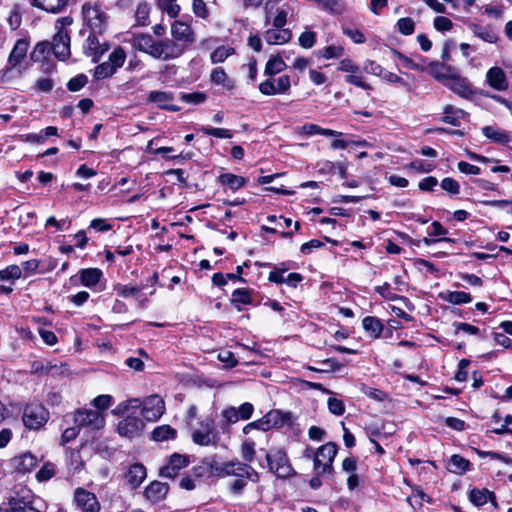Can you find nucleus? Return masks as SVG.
Returning <instances> with one entry per match:
<instances>
[{
	"label": "nucleus",
	"mask_w": 512,
	"mask_h": 512,
	"mask_svg": "<svg viewBox=\"0 0 512 512\" xmlns=\"http://www.w3.org/2000/svg\"><path fill=\"white\" fill-rule=\"evenodd\" d=\"M218 474L221 478H234L228 486L229 492L235 496L243 494L249 481L257 483L260 479L259 473L248 463L239 460L227 461L222 463Z\"/></svg>",
	"instance_id": "obj_1"
},
{
	"label": "nucleus",
	"mask_w": 512,
	"mask_h": 512,
	"mask_svg": "<svg viewBox=\"0 0 512 512\" xmlns=\"http://www.w3.org/2000/svg\"><path fill=\"white\" fill-rule=\"evenodd\" d=\"M192 441L199 446L217 447L221 436L216 428L215 420L211 416L197 420L195 423L188 422Z\"/></svg>",
	"instance_id": "obj_2"
},
{
	"label": "nucleus",
	"mask_w": 512,
	"mask_h": 512,
	"mask_svg": "<svg viewBox=\"0 0 512 512\" xmlns=\"http://www.w3.org/2000/svg\"><path fill=\"white\" fill-rule=\"evenodd\" d=\"M8 505L5 510L0 507V512H42L44 508L43 500L24 486L15 488L14 494L8 499Z\"/></svg>",
	"instance_id": "obj_3"
},
{
	"label": "nucleus",
	"mask_w": 512,
	"mask_h": 512,
	"mask_svg": "<svg viewBox=\"0 0 512 512\" xmlns=\"http://www.w3.org/2000/svg\"><path fill=\"white\" fill-rule=\"evenodd\" d=\"M29 43L25 39H19L9 54L6 67L1 71L2 82H8L12 78L19 77L26 70L25 59Z\"/></svg>",
	"instance_id": "obj_4"
},
{
	"label": "nucleus",
	"mask_w": 512,
	"mask_h": 512,
	"mask_svg": "<svg viewBox=\"0 0 512 512\" xmlns=\"http://www.w3.org/2000/svg\"><path fill=\"white\" fill-rule=\"evenodd\" d=\"M84 26L90 31L104 33L108 27L109 16L104 6L97 1H86L81 8Z\"/></svg>",
	"instance_id": "obj_5"
},
{
	"label": "nucleus",
	"mask_w": 512,
	"mask_h": 512,
	"mask_svg": "<svg viewBox=\"0 0 512 512\" xmlns=\"http://www.w3.org/2000/svg\"><path fill=\"white\" fill-rule=\"evenodd\" d=\"M267 468L277 478L288 479L296 475L291 465L287 452L283 448H270L265 455Z\"/></svg>",
	"instance_id": "obj_6"
},
{
	"label": "nucleus",
	"mask_w": 512,
	"mask_h": 512,
	"mask_svg": "<svg viewBox=\"0 0 512 512\" xmlns=\"http://www.w3.org/2000/svg\"><path fill=\"white\" fill-rule=\"evenodd\" d=\"M72 23L73 19L69 16L59 18L55 23L56 33L50 45L53 54L59 60H65L70 56V36L66 27Z\"/></svg>",
	"instance_id": "obj_7"
},
{
	"label": "nucleus",
	"mask_w": 512,
	"mask_h": 512,
	"mask_svg": "<svg viewBox=\"0 0 512 512\" xmlns=\"http://www.w3.org/2000/svg\"><path fill=\"white\" fill-rule=\"evenodd\" d=\"M291 423L292 415L290 412H283L275 409L266 413L261 419L248 423L243 428V433L248 434L252 429L268 431L274 428L289 426Z\"/></svg>",
	"instance_id": "obj_8"
},
{
	"label": "nucleus",
	"mask_w": 512,
	"mask_h": 512,
	"mask_svg": "<svg viewBox=\"0 0 512 512\" xmlns=\"http://www.w3.org/2000/svg\"><path fill=\"white\" fill-rule=\"evenodd\" d=\"M75 425L80 428H87L91 431L100 430L105 425V417L98 410L78 409L74 414L67 415Z\"/></svg>",
	"instance_id": "obj_9"
},
{
	"label": "nucleus",
	"mask_w": 512,
	"mask_h": 512,
	"mask_svg": "<svg viewBox=\"0 0 512 512\" xmlns=\"http://www.w3.org/2000/svg\"><path fill=\"white\" fill-rule=\"evenodd\" d=\"M337 452L338 446L334 442H327L318 448L314 457V470L318 475L332 472Z\"/></svg>",
	"instance_id": "obj_10"
},
{
	"label": "nucleus",
	"mask_w": 512,
	"mask_h": 512,
	"mask_svg": "<svg viewBox=\"0 0 512 512\" xmlns=\"http://www.w3.org/2000/svg\"><path fill=\"white\" fill-rule=\"evenodd\" d=\"M49 413L40 403H31L26 405L23 411L22 420L26 428L38 430L46 424Z\"/></svg>",
	"instance_id": "obj_11"
},
{
	"label": "nucleus",
	"mask_w": 512,
	"mask_h": 512,
	"mask_svg": "<svg viewBox=\"0 0 512 512\" xmlns=\"http://www.w3.org/2000/svg\"><path fill=\"white\" fill-rule=\"evenodd\" d=\"M187 49V45L174 39L165 38L157 43L155 59L168 61L180 57Z\"/></svg>",
	"instance_id": "obj_12"
},
{
	"label": "nucleus",
	"mask_w": 512,
	"mask_h": 512,
	"mask_svg": "<svg viewBox=\"0 0 512 512\" xmlns=\"http://www.w3.org/2000/svg\"><path fill=\"white\" fill-rule=\"evenodd\" d=\"M102 35L103 33L90 31L83 44L84 54L91 57L93 62H98L102 55L109 50V44L100 38Z\"/></svg>",
	"instance_id": "obj_13"
},
{
	"label": "nucleus",
	"mask_w": 512,
	"mask_h": 512,
	"mask_svg": "<svg viewBox=\"0 0 512 512\" xmlns=\"http://www.w3.org/2000/svg\"><path fill=\"white\" fill-rule=\"evenodd\" d=\"M291 88L290 77L282 75L275 79L274 77L267 78L259 84V91L266 96L277 94H286Z\"/></svg>",
	"instance_id": "obj_14"
},
{
	"label": "nucleus",
	"mask_w": 512,
	"mask_h": 512,
	"mask_svg": "<svg viewBox=\"0 0 512 512\" xmlns=\"http://www.w3.org/2000/svg\"><path fill=\"white\" fill-rule=\"evenodd\" d=\"M164 410L163 399L158 395H152L143 401L141 414L147 421L153 422L163 415Z\"/></svg>",
	"instance_id": "obj_15"
},
{
	"label": "nucleus",
	"mask_w": 512,
	"mask_h": 512,
	"mask_svg": "<svg viewBox=\"0 0 512 512\" xmlns=\"http://www.w3.org/2000/svg\"><path fill=\"white\" fill-rule=\"evenodd\" d=\"M445 86L463 99L470 100L475 95L472 84L467 78L460 76L458 70Z\"/></svg>",
	"instance_id": "obj_16"
},
{
	"label": "nucleus",
	"mask_w": 512,
	"mask_h": 512,
	"mask_svg": "<svg viewBox=\"0 0 512 512\" xmlns=\"http://www.w3.org/2000/svg\"><path fill=\"white\" fill-rule=\"evenodd\" d=\"M143 429V420L136 416L125 417L118 423L117 426L119 435L130 439L139 437L142 434Z\"/></svg>",
	"instance_id": "obj_17"
},
{
	"label": "nucleus",
	"mask_w": 512,
	"mask_h": 512,
	"mask_svg": "<svg viewBox=\"0 0 512 512\" xmlns=\"http://www.w3.org/2000/svg\"><path fill=\"white\" fill-rule=\"evenodd\" d=\"M127 42L131 44L135 50L146 53L155 58L158 41L155 40L150 34H132Z\"/></svg>",
	"instance_id": "obj_18"
},
{
	"label": "nucleus",
	"mask_w": 512,
	"mask_h": 512,
	"mask_svg": "<svg viewBox=\"0 0 512 512\" xmlns=\"http://www.w3.org/2000/svg\"><path fill=\"white\" fill-rule=\"evenodd\" d=\"M74 502L81 512H99L100 510V504L95 494L83 488L75 490Z\"/></svg>",
	"instance_id": "obj_19"
},
{
	"label": "nucleus",
	"mask_w": 512,
	"mask_h": 512,
	"mask_svg": "<svg viewBox=\"0 0 512 512\" xmlns=\"http://www.w3.org/2000/svg\"><path fill=\"white\" fill-rule=\"evenodd\" d=\"M266 24L272 23V27L284 28L287 22V12L276 7L273 2H267L264 7Z\"/></svg>",
	"instance_id": "obj_20"
},
{
	"label": "nucleus",
	"mask_w": 512,
	"mask_h": 512,
	"mask_svg": "<svg viewBox=\"0 0 512 512\" xmlns=\"http://www.w3.org/2000/svg\"><path fill=\"white\" fill-rule=\"evenodd\" d=\"M264 40L269 45H283L292 38V32L287 28L271 27L263 34Z\"/></svg>",
	"instance_id": "obj_21"
},
{
	"label": "nucleus",
	"mask_w": 512,
	"mask_h": 512,
	"mask_svg": "<svg viewBox=\"0 0 512 512\" xmlns=\"http://www.w3.org/2000/svg\"><path fill=\"white\" fill-rule=\"evenodd\" d=\"M171 34L173 39L179 43L185 44L194 41V33L191 27L182 20H177L172 23Z\"/></svg>",
	"instance_id": "obj_22"
},
{
	"label": "nucleus",
	"mask_w": 512,
	"mask_h": 512,
	"mask_svg": "<svg viewBox=\"0 0 512 512\" xmlns=\"http://www.w3.org/2000/svg\"><path fill=\"white\" fill-rule=\"evenodd\" d=\"M486 82L497 91H505L509 86L505 72L498 66H494L487 71Z\"/></svg>",
	"instance_id": "obj_23"
},
{
	"label": "nucleus",
	"mask_w": 512,
	"mask_h": 512,
	"mask_svg": "<svg viewBox=\"0 0 512 512\" xmlns=\"http://www.w3.org/2000/svg\"><path fill=\"white\" fill-rule=\"evenodd\" d=\"M169 491V485L160 481H152L144 490V497L151 503H157L165 499Z\"/></svg>",
	"instance_id": "obj_24"
},
{
	"label": "nucleus",
	"mask_w": 512,
	"mask_h": 512,
	"mask_svg": "<svg viewBox=\"0 0 512 512\" xmlns=\"http://www.w3.org/2000/svg\"><path fill=\"white\" fill-rule=\"evenodd\" d=\"M173 94L167 91H151L148 95V102L156 104L159 108L177 111L178 108L171 104Z\"/></svg>",
	"instance_id": "obj_25"
},
{
	"label": "nucleus",
	"mask_w": 512,
	"mask_h": 512,
	"mask_svg": "<svg viewBox=\"0 0 512 512\" xmlns=\"http://www.w3.org/2000/svg\"><path fill=\"white\" fill-rule=\"evenodd\" d=\"M13 461L17 472L21 474L30 473L38 463L37 457L30 452L15 457Z\"/></svg>",
	"instance_id": "obj_26"
},
{
	"label": "nucleus",
	"mask_w": 512,
	"mask_h": 512,
	"mask_svg": "<svg viewBox=\"0 0 512 512\" xmlns=\"http://www.w3.org/2000/svg\"><path fill=\"white\" fill-rule=\"evenodd\" d=\"M147 476L146 468L140 463L131 465L126 473V480L132 488L139 487Z\"/></svg>",
	"instance_id": "obj_27"
},
{
	"label": "nucleus",
	"mask_w": 512,
	"mask_h": 512,
	"mask_svg": "<svg viewBox=\"0 0 512 512\" xmlns=\"http://www.w3.org/2000/svg\"><path fill=\"white\" fill-rule=\"evenodd\" d=\"M456 71V68L452 66H445L438 62H433L430 64L431 75L436 80L442 82L443 85H446V82H448L452 78L453 74H455Z\"/></svg>",
	"instance_id": "obj_28"
},
{
	"label": "nucleus",
	"mask_w": 512,
	"mask_h": 512,
	"mask_svg": "<svg viewBox=\"0 0 512 512\" xmlns=\"http://www.w3.org/2000/svg\"><path fill=\"white\" fill-rule=\"evenodd\" d=\"M466 117H468V113L463 109L454 107L452 105H446L443 109L442 122L452 126H459L461 119Z\"/></svg>",
	"instance_id": "obj_29"
},
{
	"label": "nucleus",
	"mask_w": 512,
	"mask_h": 512,
	"mask_svg": "<svg viewBox=\"0 0 512 512\" xmlns=\"http://www.w3.org/2000/svg\"><path fill=\"white\" fill-rule=\"evenodd\" d=\"M362 327L364 331L369 335V337L373 339L380 338L384 330V325L382 321L374 316H366L362 320Z\"/></svg>",
	"instance_id": "obj_30"
},
{
	"label": "nucleus",
	"mask_w": 512,
	"mask_h": 512,
	"mask_svg": "<svg viewBox=\"0 0 512 512\" xmlns=\"http://www.w3.org/2000/svg\"><path fill=\"white\" fill-rule=\"evenodd\" d=\"M218 182L219 184L226 186L232 191H237L244 187L248 180L243 176L235 175L232 173H223L219 175Z\"/></svg>",
	"instance_id": "obj_31"
},
{
	"label": "nucleus",
	"mask_w": 512,
	"mask_h": 512,
	"mask_svg": "<svg viewBox=\"0 0 512 512\" xmlns=\"http://www.w3.org/2000/svg\"><path fill=\"white\" fill-rule=\"evenodd\" d=\"M469 500L475 505V506H483L487 503V501H490L493 505H496V497L495 494L488 489H472L469 492Z\"/></svg>",
	"instance_id": "obj_32"
},
{
	"label": "nucleus",
	"mask_w": 512,
	"mask_h": 512,
	"mask_svg": "<svg viewBox=\"0 0 512 512\" xmlns=\"http://www.w3.org/2000/svg\"><path fill=\"white\" fill-rule=\"evenodd\" d=\"M470 29L473 34L479 39L487 43H496L498 41V35L491 26H483L480 24L472 23Z\"/></svg>",
	"instance_id": "obj_33"
},
{
	"label": "nucleus",
	"mask_w": 512,
	"mask_h": 512,
	"mask_svg": "<svg viewBox=\"0 0 512 512\" xmlns=\"http://www.w3.org/2000/svg\"><path fill=\"white\" fill-rule=\"evenodd\" d=\"M482 133L486 138L495 143L507 144L510 142L509 134L506 131L494 126H484L482 128Z\"/></svg>",
	"instance_id": "obj_34"
},
{
	"label": "nucleus",
	"mask_w": 512,
	"mask_h": 512,
	"mask_svg": "<svg viewBox=\"0 0 512 512\" xmlns=\"http://www.w3.org/2000/svg\"><path fill=\"white\" fill-rule=\"evenodd\" d=\"M67 3L68 0H33L32 5L49 13H59Z\"/></svg>",
	"instance_id": "obj_35"
},
{
	"label": "nucleus",
	"mask_w": 512,
	"mask_h": 512,
	"mask_svg": "<svg viewBox=\"0 0 512 512\" xmlns=\"http://www.w3.org/2000/svg\"><path fill=\"white\" fill-rule=\"evenodd\" d=\"M439 297L454 305L467 304L472 301L471 295L464 291H446L440 293Z\"/></svg>",
	"instance_id": "obj_36"
},
{
	"label": "nucleus",
	"mask_w": 512,
	"mask_h": 512,
	"mask_svg": "<svg viewBox=\"0 0 512 512\" xmlns=\"http://www.w3.org/2000/svg\"><path fill=\"white\" fill-rule=\"evenodd\" d=\"M103 273L98 268H87L80 271V280L82 285L93 288L100 281Z\"/></svg>",
	"instance_id": "obj_37"
},
{
	"label": "nucleus",
	"mask_w": 512,
	"mask_h": 512,
	"mask_svg": "<svg viewBox=\"0 0 512 512\" xmlns=\"http://www.w3.org/2000/svg\"><path fill=\"white\" fill-rule=\"evenodd\" d=\"M210 81L215 85L222 86L226 90H232L235 86L233 80L229 79L222 67H216L212 70Z\"/></svg>",
	"instance_id": "obj_38"
},
{
	"label": "nucleus",
	"mask_w": 512,
	"mask_h": 512,
	"mask_svg": "<svg viewBox=\"0 0 512 512\" xmlns=\"http://www.w3.org/2000/svg\"><path fill=\"white\" fill-rule=\"evenodd\" d=\"M470 468V461L458 454L452 455L448 461V470L455 474H463L469 471Z\"/></svg>",
	"instance_id": "obj_39"
},
{
	"label": "nucleus",
	"mask_w": 512,
	"mask_h": 512,
	"mask_svg": "<svg viewBox=\"0 0 512 512\" xmlns=\"http://www.w3.org/2000/svg\"><path fill=\"white\" fill-rule=\"evenodd\" d=\"M235 54V48L231 45H218L210 53L212 64L223 63L228 57Z\"/></svg>",
	"instance_id": "obj_40"
},
{
	"label": "nucleus",
	"mask_w": 512,
	"mask_h": 512,
	"mask_svg": "<svg viewBox=\"0 0 512 512\" xmlns=\"http://www.w3.org/2000/svg\"><path fill=\"white\" fill-rule=\"evenodd\" d=\"M231 302L240 311L241 305H249L252 303V290L248 288L234 290L231 296Z\"/></svg>",
	"instance_id": "obj_41"
},
{
	"label": "nucleus",
	"mask_w": 512,
	"mask_h": 512,
	"mask_svg": "<svg viewBox=\"0 0 512 512\" xmlns=\"http://www.w3.org/2000/svg\"><path fill=\"white\" fill-rule=\"evenodd\" d=\"M318 7L327 13L340 15L346 10V3L344 0H318Z\"/></svg>",
	"instance_id": "obj_42"
},
{
	"label": "nucleus",
	"mask_w": 512,
	"mask_h": 512,
	"mask_svg": "<svg viewBox=\"0 0 512 512\" xmlns=\"http://www.w3.org/2000/svg\"><path fill=\"white\" fill-rule=\"evenodd\" d=\"M286 67V63L280 56H271L265 65L264 74L271 78L284 71Z\"/></svg>",
	"instance_id": "obj_43"
},
{
	"label": "nucleus",
	"mask_w": 512,
	"mask_h": 512,
	"mask_svg": "<svg viewBox=\"0 0 512 512\" xmlns=\"http://www.w3.org/2000/svg\"><path fill=\"white\" fill-rule=\"evenodd\" d=\"M301 129H302V132L307 136H312V135H316V134H320V135H323L326 137H341L342 136L341 132L327 129V128H322V127H320L316 124H312V123L304 124Z\"/></svg>",
	"instance_id": "obj_44"
},
{
	"label": "nucleus",
	"mask_w": 512,
	"mask_h": 512,
	"mask_svg": "<svg viewBox=\"0 0 512 512\" xmlns=\"http://www.w3.org/2000/svg\"><path fill=\"white\" fill-rule=\"evenodd\" d=\"M242 273H243V267L238 266L235 274L234 273H227V274L215 273L212 277V282L214 285L219 286V287L226 285L229 280H238L241 282H245V280L241 277Z\"/></svg>",
	"instance_id": "obj_45"
},
{
	"label": "nucleus",
	"mask_w": 512,
	"mask_h": 512,
	"mask_svg": "<svg viewBox=\"0 0 512 512\" xmlns=\"http://www.w3.org/2000/svg\"><path fill=\"white\" fill-rule=\"evenodd\" d=\"M176 430L169 425H162L156 427L152 431V439L157 442H162L176 437Z\"/></svg>",
	"instance_id": "obj_46"
},
{
	"label": "nucleus",
	"mask_w": 512,
	"mask_h": 512,
	"mask_svg": "<svg viewBox=\"0 0 512 512\" xmlns=\"http://www.w3.org/2000/svg\"><path fill=\"white\" fill-rule=\"evenodd\" d=\"M22 277V268L18 265H9L0 270L1 281H15Z\"/></svg>",
	"instance_id": "obj_47"
},
{
	"label": "nucleus",
	"mask_w": 512,
	"mask_h": 512,
	"mask_svg": "<svg viewBox=\"0 0 512 512\" xmlns=\"http://www.w3.org/2000/svg\"><path fill=\"white\" fill-rule=\"evenodd\" d=\"M117 70L108 61L97 65L94 69V78L96 80L106 79L115 74Z\"/></svg>",
	"instance_id": "obj_48"
},
{
	"label": "nucleus",
	"mask_w": 512,
	"mask_h": 512,
	"mask_svg": "<svg viewBox=\"0 0 512 512\" xmlns=\"http://www.w3.org/2000/svg\"><path fill=\"white\" fill-rule=\"evenodd\" d=\"M375 291L381 295L383 298L387 299V300H390V301H394V300H401L403 301L404 303H409V299L404 297V296H400V295H397L395 293H393L391 291V287H390V284L389 283H384L383 285L381 286H377L375 287Z\"/></svg>",
	"instance_id": "obj_49"
},
{
	"label": "nucleus",
	"mask_w": 512,
	"mask_h": 512,
	"mask_svg": "<svg viewBox=\"0 0 512 512\" xmlns=\"http://www.w3.org/2000/svg\"><path fill=\"white\" fill-rule=\"evenodd\" d=\"M200 467L212 476L221 477V474H218V472L222 467V463L219 464L213 456L204 458L201 461Z\"/></svg>",
	"instance_id": "obj_50"
},
{
	"label": "nucleus",
	"mask_w": 512,
	"mask_h": 512,
	"mask_svg": "<svg viewBox=\"0 0 512 512\" xmlns=\"http://www.w3.org/2000/svg\"><path fill=\"white\" fill-rule=\"evenodd\" d=\"M126 60V52L120 46L115 48L108 57V62L117 70L122 67Z\"/></svg>",
	"instance_id": "obj_51"
},
{
	"label": "nucleus",
	"mask_w": 512,
	"mask_h": 512,
	"mask_svg": "<svg viewBox=\"0 0 512 512\" xmlns=\"http://www.w3.org/2000/svg\"><path fill=\"white\" fill-rule=\"evenodd\" d=\"M396 27L400 34L405 36L412 35L415 30V22L410 17H403L398 19Z\"/></svg>",
	"instance_id": "obj_52"
},
{
	"label": "nucleus",
	"mask_w": 512,
	"mask_h": 512,
	"mask_svg": "<svg viewBox=\"0 0 512 512\" xmlns=\"http://www.w3.org/2000/svg\"><path fill=\"white\" fill-rule=\"evenodd\" d=\"M317 53L325 59L340 58L344 54V48L340 45H330L319 50Z\"/></svg>",
	"instance_id": "obj_53"
},
{
	"label": "nucleus",
	"mask_w": 512,
	"mask_h": 512,
	"mask_svg": "<svg viewBox=\"0 0 512 512\" xmlns=\"http://www.w3.org/2000/svg\"><path fill=\"white\" fill-rule=\"evenodd\" d=\"M150 7L147 2H140L137 6L135 17L139 25L145 26L148 23Z\"/></svg>",
	"instance_id": "obj_54"
},
{
	"label": "nucleus",
	"mask_w": 512,
	"mask_h": 512,
	"mask_svg": "<svg viewBox=\"0 0 512 512\" xmlns=\"http://www.w3.org/2000/svg\"><path fill=\"white\" fill-rule=\"evenodd\" d=\"M142 289H143V287H138V286L119 285L116 288V291H117L118 295L123 298H129V297L139 298V294L142 291Z\"/></svg>",
	"instance_id": "obj_55"
},
{
	"label": "nucleus",
	"mask_w": 512,
	"mask_h": 512,
	"mask_svg": "<svg viewBox=\"0 0 512 512\" xmlns=\"http://www.w3.org/2000/svg\"><path fill=\"white\" fill-rule=\"evenodd\" d=\"M345 81L349 84L355 85L364 90H371L372 87L364 81V77L361 72V68L358 73L348 74L345 77Z\"/></svg>",
	"instance_id": "obj_56"
},
{
	"label": "nucleus",
	"mask_w": 512,
	"mask_h": 512,
	"mask_svg": "<svg viewBox=\"0 0 512 512\" xmlns=\"http://www.w3.org/2000/svg\"><path fill=\"white\" fill-rule=\"evenodd\" d=\"M317 34L314 31L306 30L300 34L298 43L302 48L310 49L316 43Z\"/></svg>",
	"instance_id": "obj_57"
},
{
	"label": "nucleus",
	"mask_w": 512,
	"mask_h": 512,
	"mask_svg": "<svg viewBox=\"0 0 512 512\" xmlns=\"http://www.w3.org/2000/svg\"><path fill=\"white\" fill-rule=\"evenodd\" d=\"M50 51L51 45L49 42L38 43L31 52V59L35 62L40 61L42 58H45Z\"/></svg>",
	"instance_id": "obj_58"
},
{
	"label": "nucleus",
	"mask_w": 512,
	"mask_h": 512,
	"mask_svg": "<svg viewBox=\"0 0 512 512\" xmlns=\"http://www.w3.org/2000/svg\"><path fill=\"white\" fill-rule=\"evenodd\" d=\"M241 456L245 463H251L255 456V443L252 440H246L241 445Z\"/></svg>",
	"instance_id": "obj_59"
},
{
	"label": "nucleus",
	"mask_w": 512,
	"mask_h": 512,
	"mask_svg": "<svg viewBox=\"0 0 512 512\" xmlns=\"http://www.w3.org/2000/svg\"><path fill=\"white\" fill-rule=\"evenodd\" d=\"M328 410L336 416H342L345 413V405L341 399L329 397L327 400Z\"/></svg>",
	"instance_id": "obj_60"
},
{
	"label": "nucleus",
	"mask_w": 512,
	"mask_h": 512,
	"mask_svg": "<svg viewBox=\"0 0 512 512\" xmlns=\"http://www.w3.org/2000/svg\"><path fill=\"white\" fill-rule=\"evenodd\" d=\"M453 327L455 328V335H458L460 332L469 334V335H480V329L474 325L465 322H454Z\"/></svg>",
	"instance_id": "obj_61"
},
{
	"label": "nucleus",
	"mask_w": 512,
	"mask_h": 512,
	"mask_svg": "<svg viewBox=\"0 0 512 512\" xmlns=\"http://www.w3.org/2000/svg\"><path fill=\"white\" fill-rule=\"evenodd\" d=\"M88 82V78L84 74H78L71 78L67 83V88L72 92L81 90Z\"/></svg>",
	"instance_id": "obj_62"
},
{
	"label": "nucleus",
	"mask_w": 512,
	"mask_h": 512,
	"mask_svg": "<svg viewBox=\"0 0 512 512\" xmlns=\"http://www.w3.org/2000/svg\"><path fill=\"white\" fill-rule=\"evenodd\" d=\"M55 474V467L52 463H46L42 466V468L37 472L36 478L38 481H47L51 479Z\"/></svg>",
	"instance_id": "obj_63"
},
{
	"label": "nucleus",
	"mask_w": 512,
	"mask_h": 512,
	"mask_svg": "<svg viewBox=\"0 0 512 512\" xmlns=\"http://www.w3.org/2000/svg\"><path fill=\"white\" fill-rule=\"evenodd\" d=\"M441 188L452 195H457L460 192L459 183L450 177H446L441 181Z\"/></svg>",
	"instance_id": "obj_64"
}]
</instances>
